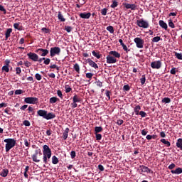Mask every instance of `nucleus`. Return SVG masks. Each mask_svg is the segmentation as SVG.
Returning a JSON list of instances; mask_svg holds the SVG:
<instances>
[{"label": "nucleus", "mask_w": 182, "mask_h": 182, "mask_svg": "<svg viewBox=\"0 0 182 182\" xmlns=\"http://www.w3.org/2000/svg\"><path fill=\"white\" fill-rule=\"evenodd\" d=\"M43 148V161L45 164H48V161H49L50 159H51V155H52L51 149L49 148L48 145H44Z\"/></svg>", "instance_id": "1"}, {"label": "nucleus", "mask_w": 182, "mask_h": 182, "mask_svg": "<svg viewBox=\"0 0 182 182\" xmlns=\"http://www.w3.org/2000/svg\"><path fill=\"white\" fill-rule=\"evenodd\" d=\"M6 144V152H9L12 148L15 147L16 141L14 139H6L4 140Z\"/></svg>", "instance_id": "2"}, {"label": "nucleus", "mask_w": 182, "mask_h": 182, "mask_svg": "<svg viewBox=\"0 0 182 182\" xmlns=\"http://www.w3.org/2000/svg\"><path fill=\"white\" fill-rule=\"evenodd\" d=\"M61 49L58 46L51 47L50 50V56L51 58L55 57V55H60Z\"/></svg>", "instance_id": "3"}, {"label": "nucleus", "mask_w": 182, "mask_h": 182, "mask_svg": "<svg viewBox=\"0 0 182 182\" xmlns=\"http://www.w3.org/2000/svg\"><path fill=\"white\" fill-rule=\"evenodd\" d=\"M24 102L26 104L37 105L39 102V100L36 97H28L25 98Z\"/></svg>", "instance_id": "4"}, {"label": "nucleus", "mask_w": 182, "mask_h": 182, "mask_svg": "<svg viewBox=\"0 0 182 182\" xmlns=\"http://www.w3.org/2000/svg\"><path fill=\"white\" fill-rule=\"evenodd\" d=\"M136 25L140 28H143L144 29H146L149 26V22L143 18L136 20Z\"/></svg>", "instance_id": "5"}, {"label": "nucleus", "mask_w": 182, "mask_h": 182, "mask_svg": "<svg viewBox=\"0 0 182 182\" xmlns=\"http://www.w3.org/2000/svg\"><path fill=\"white\" fill-rule=\"evenodd\" d=\"M38 154H39L40 156H42V155H43V154H42L41 149L35 150L34 154H33L32 156H31L32 160H33L35 163H40V161H41V159H38Z\"/></svg>", "instance_id": "6"}, {"label": "nucleus", "mask_w": 182, "mask_h": 182, "mask_svg": "<svg viewBox=\"0 0 182 182\" xmlns=\"http://www.w3.org/2000/svg\"><path fill=\"white\" fill-rule=\"evenodd\" d=\"M136 46L138 48H144V41L141 39V38L136 37L134 40Z\"/></svg>", "instance_id": "7"}, {"label": "nucleus", "mask_w": 182, "mask_h": 182, "mask_svg": "<svg viewBox=\"0 0 182 182\" xmlns=\"http://www.w3.org/2000/svg\"><path fill=\"white\" fill-rule=\"evenodd\" d=\"M139 173H153V171L149 169V167L146 166H139Z\"/></svg>", "instance_id": "8"}, {"label": "nucleus", "mask_w": 182, "mask_h": 182, "mask_svg": "<svg viewBox=\"0 0 182 182\" xmlns=\"http://www.w3.org/2000/svg\"><path fill=\"white\" fill-rule=\"evenodd\" d=\"M117 61V60L109 53L107 55V64H115Z\"/></svg>", "instance_id": "9"}, {"label": "nucleus", "mask_w": 182, "mask_h": 182, "mask_svg": "<svg viewBox=\"0 0 182 182\" xmlns=\"http://www.w3.org/2000/svg\"><path fill=\"white\" fill-rule=\"evenodd\" d=\"M27 56L28 57V59L34 62H37V60H38V55L35 53H27Z\"/></svg>", "instance_id": "10"}, {"label": "nucleus", "mask_w": 182, "mask_h": 182, "mask_svg": "<svg viewBox=\"0 0 182 182\" xmlns=\"http://www.w3.org/2000/svg\"><path fill=\"white\" fill-rule=\"evenodd\" d=\"M162 65V63L160 60L154 61L151 63V67L153 69H160Z\"/></svg>", "instance_id": "11"}, {"label": "nucleus", "mask_w": 182, "mask_h": 182, "mask_svg": "<svg viewBox=\"0 0 182 182\" xmlns=\"http://www.w3.org/2000/svg\"><path fill=\"white\" fill-rule=\"evenodd\" d=\"M41 52V56L46 57L48 55L49 50L48 49L38 48L36 50V53Z\"/></svg>", "instance_id": "12"}, {"label": "nucleus", "mask_w": 182, "mask_h": 182, "mask_svg": "<svg viewBox=\"0 0 182 182\" xmlns=\"http://www.w3.org/2000/svg\"><path fill=\"white\" fill-rule=\"evenodd\" d=\"M123 6L127 9H132V10H136L137 7V6L135 4H129V3H127V2L123 3Z\"/></svg>", "instance_id": "13"}, {"label": "nucleus", "mask_w": 182, "mask_h": 182, "mask_svg": "<svg viewBox=\"0 0 182 182\" xmlns=\"http://www.w3.org/2000/svg\"><path fill=\"white\" fill-rule=\"evenodd\" d=\"M87 62L88 63V65L91 67H92L95 69H99V66L97 65V64L96 63H95L92 60H91V58H88L87 59Z\"/></svg>", "instance_id": "14"}, {"label": "nucleus", "mask_w": 182, "mask_h": 182, "mask_svg": "<svg viewBox=\"0 0 182 182\" xmlns=\"http://www.w3.org/2000/svg\"><path fill=\"white\" fill-rule=\"evenodd\" d=\"M39 117H42L44 119H46L47 111L44 109H39L37 112Z\"/></svg>", "instance_id": "15"}, {"label": "nucleus", "mask_w": 182, "mask_h": 182, "mask_svg": "<svg viewBox=\"0 0 182 182\" xmlns=\"http://www.w3.org/2000/svg\"><path fill=\"white\" fill-rule=\"evenodd\" d=\"M55 117V113H53V112L48 113V111H46V120H50L51 119H53Z\"/></svg>", "instance_id": "16"}, {"label": "nucleus", "mask_w": 182, "mask_h": 182, "mask_svg": "<svg viewBox=\"0 0 182 182\" xmlns=\"http://www.w3.org/2000/svg\"><path fill=\"white\" fill-rule=\"evenodd\" d=\"M172 174H181L182 173V168L181 167H178L175 170L171 171Z\"/></svg>", "instance_id": "17"}, {"label": "nucleus", "mask_w": 182, "mask_h": 182, "mask_svg": "<svg viewBox=\"0 0 182 182\" xmlns=\"http://www.w3.org/2000/svg\"><path fill=\"white\" fill-rule=\"evenodd\" d=\"M109 55H113L114 58H118L119 59L121 55L116 50H111L109 51Z\"/></svg>", "instance_id": "18"}, {"label": "nucleus", "mask_w": 182, "mask_h": 182, "mask_svg": "<svg viewBox=\"0 0 182 182\" xmlns=\"http://www.w3.org/2000/svg\"><path fill=\"white\" fill-rule=\"evenodd\" d=\"M79 16L82 18L88 19L91 17V13H81Z\"/></svg>", "instance_id": "19"}, {"label": "nucleus", "mask_w": 182, "mask_h": 182, "mask_svg": "<svg viewBox=\"0 0 182 182\" xmlns=\"http://www.w3.org/2000/svg\"><path fill=\"white\" fill-rule=\"evenodd\" d=\"M159 26L163 28V29H165V30H167V28H168V25L166 22H164V20H160L159 21Z\"/></svg>", "instance_id": "20"}, {"label": "nucleus", "mask_w": 182, "mask_h": 182, "mask_svg": "<svg viewBox=\"0 0 182 182\" xmlns=\"http://www.w3.org/2000/svg\"><path fill=\"white\" fill-rule=\"evenodd\" d=\"M14 28L18 31H22L23 27H22L21 23H15L14 24Z\"/></svg>", "instance_id": "21"}, {"label": "nucleus", "mask_w": 182, "mask_h": 182, "mask_svg": "<svg viewBox=\"0 0 182 182\" xmlns=\"http://www.w3.org/2000/svg\"><path fill=\"white\" fill-rule=\"evenodd\" d=\"M176 146L177 148L179 149L180 151H182V139H177Z\"/></svg>", "instance_id": "22"}, {"label": "nucleus", "mask_w": 182, "mask_h": 182, "mask_svg": "<svg viewBox=\"0 0 182 182\" xmlns=\"http://www.w3.org/2000/svg\"><path fill=\"white\" fill-rule=\"evenodd\" d=\"M9 173V171L8 169H2L1 172H0V175L1 177L5 178L8 176Z\"/></svg>", "instance_id": "23"}, {"label": "nucleus", "mask_w": 182, "mask_h": 182, "mask_svg": "<svg viewBox=\"0 0 182 182\" xmlns=\"http://www.w3.org/2000/svg\"><path fill=\"white\" fill-rule=\"evenodd\" d=\"M58 18L60 22L66 21V18H65L64 16L62 14L61 11H58Z\"/></svg>", "instance_id": "24"}, {"label": "nucleus", "mask_w": 182, "mask_h": 182, "mask_svg": "<svg viewBox=\"0 0 182 182\" xmlns=\"http://www.w3.org/2000/svg\"><path fill=\"white\" fill-rule=\"evenodd\" d=\"M141 109V107L140 105H136L135 106V107L134 108V112H135L136 116H139V110Z\"/></svg>", "instance_id": "25"}, {"label": "nucleus", "mask_w": 182, "mask_h": 182, "mask_svg": "<svg viewBox=\"0 0 182 182\" xmlns=\"http://www.w3.org/2000/svg\"><path fill=\"white\" fill-rule=\"evenodd\" d=\"M11 32H12V28H7L6 29V33H5L6 40H8V38H10Z\"/></svg>", "instance_id": "26"}, {"label": "nucleus", "mask_w": 182, "mask_h": 182, "mask_svg": "<svg viewBox=\"0 0 182 182\" xmlns=\"http://www.w3.org/2000/svg\"><path fill=\"white\" fill-rule=\"evenodd\" d=\"M73 102H75L76 104L80 103V97L77 95V94H74V97H73Z\"/></svg>", "instance_id": "27"}, {"label": "nucleus", "mask_w": 182, "mask_h": 182, "mask_svg": "<svg viewBox=\"0 0 182 182\" xmlns=\"http://www.w3.org/2000/svg\"><path fill=\"white\" fill-rule=\"evenodd\" d=\"M60 101L59 98H58L57 97H50L49 100V103L50 104H55L56 103V102Z\"/></svg>", "instance_id": "28"}, {"label": "nucleus", "mask_w": 182, "mask_h": 182, "mask_svg": "<svg viewBox=\"0 0 182 182\" xmlns=\"http://www.w3.org/2000/svg\"><path fill=\"white\" fill-rule=\"evenodd\" d=\"M52 163L54 165L59 164V159L56 157L55 155H53V156L52 157Z\"/></svg>", "instance_id": "29"}, {"label": "nucleus", "mask_w": 182, "mask_h": 182, "mask_svg": "<svg viewBox=\"0 0 182 182\" xmlns=\"http://www.w3.org/2000/svg\"><path fill=\"white\" fill-rule=\"evenodd\" d=\"M103 128L102 127H95V134L102 133Z\"/></svg>", "instance_id": "30"}, {"label": "nucleus", "mask_w": 182, "mask_h": 182, "mask_svg": "<svg viewBox=\"0 0 182 182\" xmlns=\"http://www.w3.org/2000/svg\"><path fill=\"white\" fill-rule=\"evenodd\" d=\"M69 134V128H66L65 132H63V139L66 140L68 137Z\"/></svg>", "instance_id": "31"}, {"label": "nucleus", "mask_w": 182, "mask_h": 182, "mask_svg": "<svg viewBox=\"0 0 182 182\" xmlns=\"http://www.w3.org/2000/svg\"><path fill=\"white\" fill-rule=\"evenodd\" d=\"M119 5V3L117 0H113L112 4L110 5V8L115 9Z\"/></svg>", "instance_id": "32"}, {"label": "nucleus", "mask_w": 182, "mask_h": 182, "mask_svg": "<svg viewBox=\"0 0 182 182\" xmlns=\"http://www.w3.org/2000/svg\"><path fill=\"white\" fill-rule=\"evenodd\" d=\"M74 70L78 73H80V67L78 63L74 64Z\"/></svg>", "instance_id": "33"}, {"label": "nucleus", "mask_w": 182, "mask_h": 182, "mask_svg": "<svg viewBox=\"0 0 182 182\" xmlns=\"http://www.w3.org/2000/svg\"><path fill=\"white\" fill-rule=\"evenodd\" d=\"M161 142L164 144L167 147L171 146L170 141H167L166 139H161Z\"/></svg>", "instance_id": "34"}, {"label": "nucleus", "mask_w": 182, "mask_h": 182, "mask_svg": "<svg viewBox=\"0 0 182 182\" xmlns=\"http://www.w3.org/2000/svg\"><path fill=\"white\" fill-rule=\"evenodd\" d=\"M92 55L97 58V59H100V58H102V54H100V53H96L95 50H92Z\"/></svg>", "instance_id": "35"}, {"label": "nucleus", "mask_w": 182, "mask_h": 182, "mask_svg": "<svg viewBox=\"0 0 182 182\" xmlns=\"http://www.w3.org/2000/svg\"><path fill=\"white\" fill-rule=\"evenodd\" d=\"M161 102L162 103H165V104H169V103H171V98H169V97H164L161 100Z\"/></svg>", "instance_id": "36"}, {"label": "nucleus", "mask_w": 182, "mask_h": 182, "mask_svg": "<svg viewBox=\"0 0 182 182\" xmlns=\"http://www.w3.org/2000/svg\"><path fill=\"white\" fill-rule=\"evenodd\" d=\"M140 82L141 85H144V84L146 83V75H143L141 76V78L140 79Z\"/></svg>", "instance_id": "37"}, {"label": "nucleus", "mask_w": 182, "mask_h": 182, "mask_svg": "<svg viewBox=\"0 0 182 182\" xmlns=\"http://www.w3.org/2000/svg\"><path fill=\"white\" fill-rule=\"evenodd\" d=\"M175 56L178 60H182V53H178L176 51L174 52Z\"/></svg>", "instance_id": "38"}, {"label": "nucleus", "mask_w": 182, "mask_h": 182, "mask_svg": "<svg viewBox=\"0 0 182 182\" xmlns=\"http://www.w3.org/2000/svg\"><path fill=\"white\" fill-rule=\"evenodd\" d=\"M107 31H109L111 34H113L114 32V29L112 26L107 27Z\"/></svg>", "instance_id": "39"}, {"label": "nucleus", "mask_w": 182, "mask_h": 182, "mask_svg": "<svg viewBox=\"0 0 182 182\" xmlns=\"http://www.w3.org/2000/svg\"><path fill=\"white\" fill-rule=\"evenodd\" d=\"M161 40V37L160 36H156V37H154L153 39H152V42L153 43H159Z\"/></svg>", "instance_id": "40"}, {"label": "nucleus", "mask_w": 182, "mask_h": 182, "mask_svg": "<svg viewBox=\"0 0 182 182\" xmlns=\"http://www.w3.org/2000/svg\"><path fill=\"white\" fill-rule=\"evenodd\" d=\"M85 75H86V77H87V78L90 79V80H88V82H90L92 77H93L92 73H87V74H86Z\"/></svg>", "instance_id": "41"}, {"label": "nucleus", "mask_w": 182, "mask_h": 182, "mask_svg": "<svg viewBox=\"0 0 182 182\" xmlns=\"http://www.w3.org/2000/svg\"><path fill=\"white\" fill-rule=\"evenodd\" d=\"M57 95L60 97V99H61V100L63 99V95L62 91H60V90H57Z\"/></svg>", "instance_id": "42"}, {"label": "nucleus", "mask_w": 182, "mask_h": 182, "mask_svg": "<svg viewBox=\"0 0 182 182\" xmlns=\"http://www.w3.org/2000/svg\"><path fill=\"white\" fill-rule=\"evenodd\" d=\"M168 26L172 28H175V25H174V23L173 22V21L171 19L168 20Z\"/></svg>", "instance_id": "43"}, {"label": "nucleus", "mask_w": 182, "mask_h": 182, "mask_svg": "<svg viewBox=\"0 0 182 182\" xmlns=\"http://www.w3.org/2000/svg\"><path fill=\"white\" fill-rule=\"evenodd\" d=\"M65 30L68 32V33H70L73 30V28L71 26H65Z\"/></svg>", "instance_id": "44"}, {"label": "nucleus", "mask_w": 182, "mask_h": 182, "mask_svg": "<svg viewBox=\"0 0 182 182\" xmlns=\"http://www.w3.org/2000/svg\"><path fill=\"white\" fill-rule=\"evenodd\" d=\"M41 31L45 32V33L48 34V33H50V29L47 28H41Z\"/></svg>", "instance_id": "45"}, {"label": "nucleus", "mask_w": 182, "mask_h": 182, "mask_svg": "<svg viewBox=\"0 0 182 182\" xmlns=\"http://www.w3.org/2000/svg\"><path fill=\"white\" fill-rule=\"evenodd\" d=\"M2 71H5L6 73H9V68L6 65H4L1 68Z\"/></svg>", "instance_id": "46"}, {"label": "nucleus", "mask_w": 182, "mask_h": 182, "mask_svg": "<svg viewBox=\"0 0 182 182\" xmlns=\"http://www.w3.org/2000/svg\"><path fill=\"white\" fill-rule=\"evenodd\" d=\"M176 73H178V70H177V68H173L171 71H170V73L171 75H176Z\"/></svg>", "instance_id": "47"}, {"label": "nucleus", "mask_w": 182, "mask_h": 182, "mask_svg": "<svg viewBox=\"0 0 182 182\" xmlns=\"http://www.w3.org/2000/svg\"><path fill=\"white\" fill-rule=\"evenodd\" d=\"M65 92H67V93L72 91V88L70 87L68 85H66L65 86Z\"/></svg>", "instance_id": "48"}, {"label": "nucleus", "mask_w": 182, "mask_h": 182, "mask_svg": "<svg viewBox=\"0 0 182 182\" xmlns=\"http://www.w3.org/2000/svg\"><path fill=\"white\" fill-rule=\"evenodd\" d=\"M95 84H96L97 86H98L100 87H103V83L100 80L95 81Z\"/></svg>", "instance_id": "49"}, {"label": "nucleus", "mask_w": 182, "mask_h": 182, "mask_svg": "<svg viewBox=\"0 0 182 182\" xmlns=\"http://www.w3.org/2000/svg\"><path fill=\"white\" fill-rule=\"evenodd\" d=\"M22 73L21 68L20 67L16 68V74L20 75Z\"/></svg>", "instance_id": "50"}, {"label": "nucleus", "mask_w": 182, "mask_h": 182, "mask_svg": "<svg viewBox=\"0 0 182 182\" xmlns=\"http://www.w3.org/2000/svg\"><path fill=\"white\" fill-rule=\"evenodd\" d=\"M70 157H71L72 159H75V157H76V152H75V151H71V152H70Z\"/></svg>", "instance_id": "51"}, {"label": "nucleus", "mask_w": 182, "mask_h": 182, "mask_svg": "<svg viewBox=\"0 0 182 182\" xmlns=\"http://www.w3.org/2000/svg\"><path fill=\"white\" fill-rule=\"evenodd\" d=\"M107 9H103L101 10V14L103 15V16H105V15H107Z\"/></svg>", "instance_id": "52"}, {"label": "nucleus", "mask_w": 182, "mask_h": 182, "mask_svg": "<svg viewBox=\"0 0 182 182\" xmlns=\"http://www.w3.org/2000/svg\"><path fill=\"white\" fill-rule=\"evenodd\" d=\"M24 92L22 91V90L19 89V90H16L15 91V95H22V93H23Z\"/></svg>", "instance_id": "53"}, {"label": "nucleus", "mask_w": 182, "mask_h": 182, "mask_svg": "<svg viewBox=\"0 0 182 182\" xmlns=\"http://www.w3.org/2000/svg\"><path fill=\"white\" fill-rule=\"evenodd\" d=\"M95 135L96 140L99 141L102 139V134L97 133V134H95Z\"/></svg>", "instance_id": "54"}, {"label": "nucleus", "mask_w": 182, "mask_h": 182, "mask_svg": "<svg viewBox=\"0 0 182 182\" xmlns=\"http://www.w3.org/2000/svg\"><path fill=\"white\" fill-rule=\"evenodd\" d=\"M139 114L141 117H146L147 116V114L144 111H140Z\"/></svg>", "instance_id": "55"}, {"label": "nucleus", "mask_w": 182, "mask_h": 182, "mask_svg": "<svg viewBox=\"0 0 182 182\" xmlns=\"http://www.w3.org/2000/svg\"><path fill=\"white\" fill-rule=\"evenodd\" d=\"M105 95L107 97L108 100H109L111 99L110 95H112V92L110 91L107 90Z\"/></svg>", "instance_id": "56"}, {"label": "nucleus", "mask_w": 182, "mask_h": 182, "mask_svg": "<svg viewBox=\"0 0 182 182\" xmlns=\"http://www.w3.org/2000/svg\"><path fill=\"white\" fill-rule=\"evenodd\" d=\"M35 77H36V79L38 80V81H41V80L42 79L41 74H38V73L35 75Z\"/></svg>", "instance_id": "57"}, {"label": "nucleus", "mask_w": 182, "mask_h": 182, "mask_svg": "<svg viewBox=\"0 0 182 182\" xmlns=\"http://www.w3.org/2000/svg\"><path fill=\"white\" fill-rule=\"evenodd\" d=\"M141 133L143 136H146L149 133V132L147 129H143Z\"/></svg>", "instance_id": "58"}, {"label": "nucleus", "mask_w": 182, "mask_h": 182, "mask_svg": "<svg viewBox=\"0 0 182 182\" xmlns=\"http://www.w3.org/2000/svg\"><path fill=\"white\" fill-rule=\"evenodd\" d=\"M70 105L73 109H75L76 107H77V105L75 101H73Z\"/></svg>", "instance_id": "59"}, {"label": "nucleus", "mask_w": 182, "mask_h": 182, "mask_svg": "<svg viewBox=\"0 0 182 182\" xmlns=\"http://www.w3.org/2000/svg\"><path fill=\"white\" fill-rule=\"evenodd\" d=\"M51 62V60L50 58H46V60L43 62V63L46 65H49Z\"/></svg>", "instance_id": "60"}, {"label": "nucleus", "mask_w": 182, "mask_h": 182, "mask_svg": "<svg viewBox=\"0 0 182 182\" xmlns=\"http://www.w3.org/2000/svg\"><path fill=\"white\" fill-rule=\"evenodd\" d=\"M0 11H1V12H4V14H6V10L4 9V6L0 5Z\"/></svg>", "instance_id": "61"}, {"label": "nucleus", "mask_w": 182, "mask_h": 182, "mask_svg": "<svg viewBox=\"0 0 182 182\" xmlns=\"http://www.w3.org/2000/svg\"><path fill=\"white\" fill-rule=\"evenodd\" d=\"M123 90L125 91H129L130 90V87L129 85H124Z\"/></svg>", "instance_id": "62"}, {"label": "nucleus", "mask_w": 182, "mask_h": 182, "mask_svg": "<svg viewBox=\"0 0 182 182\" xmlns=\"http://www.w3.org/2000/svg\"><path fill=\"white\" fill-rule=\"evenodd\" d=\"M23 125H25L26 127L31 126V123L29 122V120H24L23 121Z\"/></svg>", "instance_id": "63"}, {"label": "nucleus", "mask_w": 182, "mask_h": 182, "mask_svg": "<svg viewBox=\"0 0 182 182\" xmlns=\"http://www.w3.org/2000/svg\"><path fill=\"white\" fill-rule=\"evenodd\" d=\"M87 0H78V3L80 5L83 6L86 4Z\"/></svg>", "instance_id": "64"}]
</instances>
